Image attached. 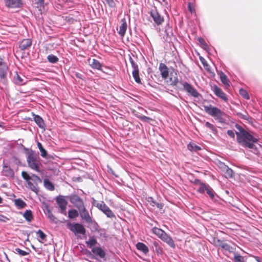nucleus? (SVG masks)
Instances as JSON below:
<instances>
[{"instance_id":"49530a36","label":"nucleus","mask_w":262,"mask_h":262,"mask_svg":"<svg viewBox=\"0 0 262 262\" xmlns=\"http://www.w3.org/2000/svg\"><path fill=\"white\" fill-rule=\"evenodd\" d=\"M213 242L215 246L220 247L221 248H222V245H224L225 243L221 239L216 238H214Z\"/></svg>"},{"instance_id":"473e14b6","label":"nucleus","mask_w":262,"mask_h":262,"mask_svg":"<svg viewBox=\"0 0 262 262\" xmlns=\"http://www.w3.org/2000/svg\"><path fill=\"white\" fill-rule=\"evenodd\" d=\"M15 204L18 208L21 209L26 206V203L20 199H17L15 200Z\"/></svg>"},{"instance_id":"052dcab7","label":"nucleus","mask_w":262,"mask_h":262,"mask_svg":"<svg viewBox=\"0 0 262 262\" xmlns=\"http://www.w3.org/2000/svg\"><path fill=\"white\" fill-rule=\"evenodd\" d=\"M156 206H157V207L160 208V209H161L163 207V206L161 204H159L158 203H156Z\"/></svg>"},{"instance_id":"a211bd4d","label":"nucleus","mask_w":262,"mask_h":262,"mask_svg":"<svg viewBox=\"0 0 262 262\" xmlns=\"http://www.w3.org/2000/svg\"><path fill=\"white\" fill-rule=\"evenodd\" d=\"M161 72V76L164 79L167 78L169 75V72L167 67L165 63H160L159 68Z\"/></svg>"},{"instance_id":"09e8293b","label":"nucleus","mask_w":262,"mask_h":262,"mask_svg":"<svg viewBox=\"0 0 262 262\" xmlns=\"http://www.w3.org/2000/svg\"><path fill=\"white\" fill-rule=\"evenodd\" d=\"M138 118L142 121L144 122H149L150 121L152 120V119L151 118H149L148 117L145 116H140L138 117Z\"/></svg>"},{"instance_id":"f8f14e48","label":"nucleus","mask_w":262,"mask_h":262,"mask_svg":"<svg viewBox=\"0 0 262 262\" xmlns=\"http://www.w3.org/2000/svg\"><path fill=\"white\" fill-rule=\"evenodd\" d=\"M150 14L155 23L158 25L162 24L164 21L163 17L160 15L156 9L151 10Z\"/></svg>"},{"instance_id":"8fccbe9b","label":"nucleus","mask_w":262,"mask_h":262,"mask_svg":"<svg viewBox=\"0 0 262 262\" xmlns=\"http://www.w3.org/2000/svg\"><path fill=\"white\" fill-rule=\"evenodd\" d=\"M107 4L111 8L116 7L115 0H105Z\"/></svg>"},{"instance_id":"6e6552de","label":"nucleus","mask_w":262,"mask_h":262,"mask_svg":"<svg viewBox=\"0 0 262 262\" xmlns=\"http://www.w3.org/2000/svg\"><path fill=\"white\" fill-rule=\"evenodd\" d=\"M197 191L200 193H204L206 192L211 199H213L214 197V191L207 184L204 183L198 188Z\"/></svg>"},{"instance_id":"e433bc0d","label":"nucleus","mask_w":262,"mask_h":262,"mask_svg":"<svg viewBox=\"0 0 262 262\" xmlns=\"http://www.w3.org/2000/svg\"><path fill=\"white\" fill-rule=\"evenodd\" d=\"M233 171L228 166H225V176L227 178H231L233 177Z\"/></svg>"},{"instance_id":"37998d69","label":"nucleus","mask_w":262,"mask_h":262,"mask_svg":"<svg viewBox=\"0 0 262 262\" xmlns=\"http://www.w3.org/2000/svg\"><path fill=\"white\" fill-rule=\"evenodd\" d=\"M205 125L206 127L211 129L213 133L216 134L217 133V130L216 128H215V127L213 124L209 123V122H206L205 124Z\"/></svg>"},{"instance_id":"cd10ccee","label":"nucleus","mask_w":262,"mask_h":262,"mask_svg":"<svg viewBox=\"0 0 262 262\" xmlns=\"http://www.w3.org/2000/svg\"><path fill=\"white\" fill-rule=\"evenodd\" d=\"M47 214L48 215V218L50 220L51 222L57 224L58 223L57 219L54 216L52 213L51 210L48 208L47 209Z\"/></svg>"},{"instance_id":"e2e57ef3","label":"nucleus","mask_w":262,"mask_h":262,"mask_svg":"<svg viewBox=\"0 0 262 262\" xmlns=\"http://www.w3.org/2000/svg\"><path fill=\"white\" fill-rule=\"evenodd\" d=\"M152 203H153V206H155L156 205V203H157L156 202H154V201H152Z\"/></svg>"},{"instance_id":"c9c22d12","label":"nucleus","mask_w":262,"mask_h":262,"mask_svg":"<svg viewBox=\"0 0 262 262\" xmlns=\"http://www.w3.org/2000/svg\"><path fill=\"white\" fill-rule=\"evenodd\" d=\"M24 217L27 221L31 222L33 219L32 211L30 210H27L24 214Z\"/></svg>"},{"instance_id":"423d86ee","label":"nucleus","mask_w":262,"mask_h":262,"mask_svg":"<svg viewBox=\"0 0 262 262\" xmlns=\"http://www.w3.org/2000/svg\"><path fill=\"white\" fill-rule=\"evenodd\" d=\"M94 205L102 211L107 217H115V215L110 208L103 201L97 202L95 201Z\"/></svg>"},{"instance_id":"9b49d317","label":"nucleus","mask_w":262,"mask_h":262,"mask_svg":"<svg viewBox=\"0 0 262 262\" xmlns=\"http://www.w3.org/2000/svg\"><path fill=\"white\" fill-rule=\"evenodd\" d=\"M78 211L81 218L84 220L86 223L89 224L92 223V218L90 216L88 210L86 209L85 206L79 209Z\"/></svg>"},{"instance_id":"6ab92c4d","label":"nucleus","mask_w":262,"mask_h":262,"mask_svg":"<svg viewBox=\"0 0 262 262\" xmlns=\"http://www.w3.org/2000/svg\"><path fill=\"white\" fill-rule=\"evenodd\" d=\"M127 28V24L125 18H122L121 20V25L119 26V30L118 31L119 34L121 36L123 37L126 33V31Z\"/></svg>"},{"instance_id":"c756f323","label":"nucleus","mask_w":262,"mask_h":262,"mask_svg":"<svg viewBox=\"0 0 262 262\" xmlns=\"http://www.w3.org/2000/svg\"><path fill=\"white\" fill-rule=\"evenodd\" d=\"M222 249L230 253L233 252L235 250V247L234 246H231L226 243H224V245H222Z\"/></svg>"},{"instance_id":"864d4df0","label":"nucleus","mask_w":262,"mask_h":262,"mask_svg":"<svg viewBox=\"0 0 262 262\" xmlns=\"http://www.w3.org/2000/svg\"><path fill=\"white\" fill-rule=\"evenodd\" d=\"M198 40L205 49H206L208 48L207 45L203 38H199Z\"/></svg>"},{"instance_id":"aec40b11","label":"nucleus","mask_w":262,"mask_h":262,"mask_svg":"<svg viewBox=\"0 0 262 262\" xmlns=\"http://www.w3.org/2000/svg\"><path fill=\"white\" fill-rule=\"evenodd\" d=\"M92 252L101 258H104L106 255L105 251L100 247H93Z\"/></svg>"},{"instance_id":"680f3d73","label":"nucleus","mask_w":262,"mask_h":262,"mask_svg":"<svg viewBox=\"0 0 262 262\" xmlns=\"http://www.w3.org/2000/svg\"><path fill=\"white\" fill-rule=\"evenodd\" d=\"M255 259L257 262H261L258 257H255Z\"/></svg>"},{"instance_id":"bb28decb","label":"nucleus","mask_w":262,"mask_h":262,"mask_svg":"<svg viewBox=\"0 0 262 262\" xmlns=\"http://www.w3.org/2000/svg\"><path fill=\"white\" fill-rule=\"evenodd\" d=\"M13 80L15 83L18 85H23L25 83L23 78L17 73H16V75L14 76Z\"/></svg>"},{"instance_id":"a878e982","label":"nucleus","mask_w":262,"mask_h":262,"mask_svg":"<svg viewBox=\"0 0 262 262\" xmlns=\"http://www.w3.org/2000/svg\"><path fill=\"white\" fill-rule=\"evenodd\" d=\"M152 248L156 251V253L158 254H162L163 253V249L159 245V244L158 242L154 241L152 243Z\"/></svg>"},{"instance_id":"c03bdc74","label":"nucleus","mask_w":262,"mask_h":262,"mask_svg":"<svg viewBox=\"0 0 262 262\" xmlns=\"http://www.w3.org/2000/svg\"><path fill=\"white\" fill-rule=\"evenodd\" d=\"M15 251L20 256H24L28 255L30 250L29 249L28 251H26L17 248L15 249Z\"/></svg>"},{"instance_id":"39448f33","label":"nucleus","mask_w":262,"mask_h":262,"mask_svg":"<svg viewBox=\"0 0 262 262\" xmlns=\"http://www.w3.org/2000/svg\"><path fill=\"white\" fill-rule=\"evenodd\" d=\"M28 166L37 172H40V165L41 163L39 157L35 156L33 154H30L27 157Z\"/></svg>"},{"instance_id":"7ed1b4c3","label":"nucleus","mask_w":262,"mask_h":262,"mask_svg":"<svg viewBox=\"0 0 262 262\" xmlns=\"http://www.w3.org/2000/svg\"><path fill=\"white\" fill-rule=\"evenodd\" d=\"M205 112L212 116L215 120L220 123H225L227 116V114L219 108L211 105L204 106Z\"/></svg>"},{"instance_id":"4d7b16f0","label":"nucleus","mask_w":262,"mask_h":262,"mask_svg":"<svg viewBox=\"0 0 262 262\" xmlns=\"http://www.w3.org/2000/svg\"><path fill=\"white\" fill-rule=\"evenodd\" d=\"M227 134L230 137L234 138V133L232 130H228L227 131Z\"/></svg>"},{"instance_id":"5fc2aeb1","label":"nucleus","mask_w":262,"mask_h":262,"mask_svg":"<svg viewBox=\"0 0 262 262\" xmlns=\"http://www.w3.org/2000/svg\"><path fill=\"white\" fill-rule=\"evenodd\" d=\"M188 9L191 13L195 12L194 7L191 3H189L188 4Z\"/></svg>"},{"instance_id":"c85d7f7f","label":"nucleus","mask_w":262,"mask_h":262,"mask_svg":"<svg viewBox=\"0 0 262 262\" xmlns=\"http://www.w3.org/2000/svg\"><path fill=\"white\" fill-rule=\"evenodd\" d=\"M43 184L46 189L50 191H53L54 190L55 187L54 185L49 180L45 179L43 181Z\"/></svg>"},{"instance_id":"f704fd0d","label":"nucleus","mask_w":262,"mask_h":262,"mask_svg":"<svg viewBox=\"0 0 262 262\" xmlns=\"http://www.w3.org/2000/svg\"><path fill=\"white\" fill-rule=\"evenodd\" d=\"M78 211L74 209H71L68 212V216L70 219H74L78 216Z\"/></svg>"},{"instance_id":"69168bd1","label":"nucleus","mask_w":262,"mask_h":262,"mask_svg":"<svg viewBox=\"0 0 262 262\" xmlns=\"http://www.w3.org/2000/svg\"><path fill=\"white\" fill-rule=\"evenodd\" d=\"M166 0H162L163 2H165Z\"/></svg>"},{"instance_id":"9d476101","label":"nucleus","mask_w":262,"mask_h":262,"mask_svg":"<svg viewBox=\"0 0 262 262\" xmlns=\"http://www.w3.org/2000/svg\"><path fill=\"white\" fill-rule=\"evenodd\" d=\"M56 202L61 210V213L66 214L68 204L67 201L62 196H58L56 198Z\"/></svg>"},{"instance_id":"4be33fe9","label":"nucleus","mask_w":262,"mask_h":262,"mask_svg":"<svg viewBox=\"0 0 262 262\" xmlns=\"http://www.w3.org/2000/svg\"><path fill=\"white\" fill-rule=\"evenodd\" d=\"M8 69L7 65L0 67V81H4L6 79Z\"/></svg>"},{"instance_id":"20e7f679","label":"nucleus","mask_w":262,"mask_h":262,"mask_svg":"<svg viewBox=\"0 0 262 262\" xmlns=\"http://www.w3.org/2000/svg\"><path fill=\"white\" fill-rule=\"evenodd\" d=\"M152 232L156 235L163 242L166 243L169 246L172 248L175 247V244L172 238L167 235L163 230L154 227L151 229Z\"/></svg>"},{"instance_id":"a18cd8bd","label":"nucleus","mask_w":262,"mask_h":262,"mask_svg":"<svg viewBox=\"0 0 262 262\" xmlns=\"http://www.w3.org/2000/svg\"><path fill=\"white\" fill-rule=\"evenodd\" d=\"M239 94L245 99L248 100L249 99V96L248 92L244 89H241L239 90Z\"/></svg>"},{"instance_id":"58836bf2","label":"nucleus","mask_w":262,"mask_h":262,"mask_svg":"<svg viewBox=\"0 0 262 262\" xmlns=\"http://www.w3.org/2000/svg\"><path fill=\"white\" fill-rule=\"evenodd\" d=\"M36 234L40 239V240H39V242L43 243V242L46 241L47 235L41 230H38L36 232Z\"/></svg>"},{"instance_id":"2eb2a0df","label":"nucleus","mask_w":262,"mask_h":262,"mask_svg":"<svg viewBox=\"0 0 262 262\" xmlns=\"http://www.w3.org/2000/svg\"><path fill=\"white\" fill-rule=\"evenodd\" d=\"M89 66L93 69L98 70H102V64L96 59H91L89 58L88 60Z\"/></svg>"},{"instance_id":"5701e85b","label":"nucleus","mask_w":262,"mask_h":262,"mask_svg":"<svg viewBox=\"0 0 262 262\" xmlns=\"http://www.w3.org/2000/svg\"><path fill=\"white\" fill-rule=\"evenodd\" d=\"M33 119L35 123L38 125V126L40 128L45 129L46 125L42 118L39 115H33Z\"/></svg>"},{"instance_id":"f3484780","label":"nucleus","mask_w":262,"mask_h":262,"mask_svg":"<svg viewBox=\"0 0 262 262\" xmlns=\"http://www.w3.org/2000/svg\"><path fill=\"white\" fill-rule=\"evenodd\" d=\"M31 45L32 40L31 39H24L19 42V48L22 51H25L30 48Z\"/></svg>"},{"instance_id":"412c9836","label":"nucleus","mask_w":262,"mask_h":262,"mask_svg":"<svg viewBox=\"0 0 262 262\" xmlns=\"http://www.w3.org/2000/svg\"><path fill=\"white\" fill-rule=\"evenodd\" d=\"M3 174L7 177H13L14 176V171L10 166L4 165L2 170Z\"/></svg>"},{"instance_id":"de8ad7c7","label":"nucleus","mask_w":262,"mask_h":262,"mask_svg":"<svg viewBox=\"0 0 262 262\" xmlns=\"http://www.w3.org/2000/svg\"><path fill=\"white\" fill-rule=\"evenodd\" d=\"M170 81L171 82V83H170L171 85H172L173 86L177 85L178 83V78L177 76H174L173 78L170 77Z\"/></svg>"},{"instance_id":"0e129e2a","label":"nucleus","mask_w":262,"mask_h":262,"mask_svg":"<svg viewBox=\"0 0 262 262\" xmlns=\"http://www.w3.org/2000/svg\"><path fill=\"white\" fill-rule=\"evenodd\" d=\"M2 198L0 196V203L2 202Z\"/></svg>"},{"instance_id":"b1692460","label":"nucleus","mask_w":262,"mask_h":262,"mask_svg":"<svg viewBox=\"0 0 262 262\" xmlns=\"http://www.w3.org/2000/svg\"><path fill=\"white\" fill-rule=\"evenodd\" d=\"M136 248L145 254L149 252L148 248L143 243H138L136 244Z\"/></svg>"},{"instance_id":"4468645a","label":"nucleus","mask_w":262,"mask_h":262,"mask_svg":"<svg viewBox=\"0 0 262 262\" xmlns=\"http://www.w3.org/2000/svg\"><path fill=\"white\" fill-rule=\"evenodd\" d=\"M212 90L214 94L219 98H221L225 102H227L228 101V99L226 96V95L223 92L222 89L217 85H214L213 86Z\"/></svg>"},{"instance_id":"3c124183","label":"nucleus","mask_w":262,"mask_h":262,"mask_svg":"<svg viewBox=\"0 0 262 262\" xmlns=\"http://www.w3.org/2000/svg\"><path fill=\"white\" fill-rule=\"evenodd\" d=\"M64 20L66 22L70 24H73L76 21L75 19L70 16H66L64 17Z\"/></svg>"},{"instance_id":"603ef678","label":"nucleus","mask_w":262,"mask_h":262,"mask_svg":"<svg viewBox=\"0 0 262 262\" xmlns=\"http://www.w3.org/2000/svg\"><path fill=\"white\" fill-rule=\"evenodd\" d=\"M129 61L134 70L139 69L138 64L134 61L132 57H130L129 58Z\"/></svg>"},{"instance_id":"f03ea898","label":"nucleus","mask_w":262,"mask_h":262,"mask_svg":"<svg viewBox=\"0 0 262 262\" xmlns=\"http://www.w3.org/2000/svg\"><path fill=\"white\" fill-rule=\"evenodd\" d=\"M21 177L27 182L28 187L37 194L39 192L38 184L41 183V179L35 174L30 176L25 171L21 172Z\"/></svg>"},{"instance_id":"f257e3e1","label":"nucleus","mask_w":262,"mask_h":262,"mask_svg":"<svg viewBox=\"0 0 262 262\" xmlns=\"http://www.w3.org/2000/svg\"><path fill=\"white\" fill-rule=\"evenodd\" d=\"M237 142L243 146L249 148H253L254 143L257 142V139L252 135L244 129H242L239 133H236Z\"/></svg>"},{"instance_id":"79ce46f5","label":"nucleus","mask_w":262,"mask_h":262,"mask_svg":"<svg viewBox=\"0 0 262 262\" xmlns=\"http://www.w3.org/2000/svg\"><path fill=\"white\" fill-rule=\"evenodd\" d=\"M47 58L48 61L52 63H56L58 61V57L52 54L48 55Z\"/></svg>"},{"instance_id":"a19ab883","label":"nucleus","mask_w":262,"mask_h":262,"mask_svg":"<svg viewBox=\"0 0 262 262\" xmlns=\"http://www.w3.org/2000/svg\"><path fill=\"white\" fill-rule=\"evenodd\" d=\"M234 262H245V259L243 256L236 253L234 254Z\"/></svg>"},{"instance_id":"ddd939ff","label":"nucleus","mask_w":262,"mask_h":262,"mask_svg":"<svg viewBox=\"0 0 262 262\" xmlns=\"http://www.w3.org/2000/svg\"><path fill=\"white\" fill-rule=\"evenodd\" d=\"M183 87L185 90L190 94L192 96L197 98L199 96V93L198 91L189 83L185 82L183 83Z\"/></svg>"},{"instance_id":"ea45409f","label":"nucleus","mask_w":262,"mask_h":262,"mask_svg":"<svg viewBox=\"0 0 262 262\" xmlns=\"http://www.w3.org/2000/svg\"><path fill=\"white\" fill-rule=\"evenodd\" d=\"M37 145L41 152V156L43 158L46 157L47 155V152L46 149L43 148L42 144L40 142H38Z\"/></svg>"},{"instance_id":"6e6d98bb","label":"nucleus","mask_w":262,"mask_h":262,"mask_svg":"<svg viewBox=\"0 0 262 262\" xmlns=\"http://www.w3.org/2000/svg\"><path fill=\"white\" fill-rule=\"evenodd\" d=\"M203 183V182H201V181L199 179H195L193 182V184L196 186H198L199 187Z\"/></svg>"},{"instance_id":"0eeeda50","label":"nucleus","mask_w":262,"mask_h":262,"mask_svg":"<svg viewBox=\"0 0 262 262\" xmlns=\"http://www.w3.org/2000/svg\"><path fill=\"white\" fill-rule=\"evenodd\" d=\"M71 204H72L78 210L85 206L84 203L82 198L75 194H72L68 196Z\"/></svg>"},{"instance_id":"4c0bfd02","label":"nucleus","mask_w":262,"mask_h":262,"mask_svg":"<svg viewBox=\"0 0 262 262\" xmlns=\"http://www.w3.org/2000/svg\"><path fill=\"white\" fill-rule=\"evenodd\" d=\"M200 61H201L202 63L203 64L205 69L209 72H211V68L210 66L208 64L207 61L202 57H200Z\"/></svg>"},{"instance_id":"2f4dec72","label":"nucleus","mask_w":262,"mask_h":262,"mask_svg":"<svg viewBox=\"0 0 262 262\" xmlns=\"http://www.w3.org/2000/svg\"><path fill=\"white\" fill-rule=\"evenodd\" d=\"M85 243L89 248L92 249L97 244V241L94 237H92L88 241H86Z\"/></svg>"},{"instance_id":"1a4fd4ad","label":"nucleus","mask_w":262,"mask_h":262,"mask_svg":"<svg viewBox=\"0 0 262 262\" xmlns=\"http://www.w3.org/2000/svg\"><path fill=\"white\" fill-rule=\"evenodd\" d=\"M69 229L74 232L75 234H85L86 232L84 226L79 223L70 224L69 225Z\"/></svg>"},{"instance_id":"72a5a7b5","label":"nucleus","mask_w":262,"mask_h":262,"mask_svg":"<svg viewBox=\"0 0 262 262\" xmlns=\"http://www.w3.org/2000/svg\"><path fill=\"white\" fill-rule=\"evenodd\" d=\"M188 149L191 151H197L201 149V148L193 143H190L187 146Z\"/></svg>"},{"instance_id":"393cba45","label":"nucleus","mask_w":262,"mask_h":262,"mask_svg":"<svg viewBox=\"0 0 262 262\" xmlns=\"http://www.w3.org/2000/svg\"><path fill=\"white\" fill-rule=\"evenodd\" d=\"M220 77L222 82L226 88L230 86V81L227 76L224 73L221 72L220 74Z\"/></svg>"},{"instance_id":"bf43d9fd","label":"nucleus","mask_w":262,"mask_h":262,"mask_svg":"<svg viewBox=\"0 0 262 262\" xmlns=\"http://www.w3.org/2000/svg\"><path fill=\"white\" fill-rule=\"evenodd\" d=\"M237 115L241 118L245 120H247L248 119V116L243 115L241 113H238Z\"/></svg>"},{"instance_id":"13d9d810","label":"nucleus","mask_w":262,"mask_h":262,"mask_svg":"<svg viewBox=\"0 0 262 262\" xmlns=\"http://www.w3.org/2000/svg\"><path fill=\"white\" fill-rule=\"evenodd\" d=\"M7 63L4 61V59L0 56V67L6 66Z\"/></svg>"},{"instance_id":"dca6fc26","label":"nucleus","mask_w":262,"mask_h":262,"mask_svg":"<svg viewBox=\"0 0 262 262\" xmlns=\"http://www.w3.org/2000/svg\"><path fill=\"white\" fill-rule=\"evenodd\" d=\"M5 5L10 8H18L21 5L20 0H3Z\"/></svg>"},{"instance_id":"7c9ffc66","label":"nucleus","mask_w":262,"mask_h":262,"mask_svg":"<svg viewBox=\"0 0 262 262\" xmlns=\"http://www.w3.org/2000/svg\"><path fill=\"white\" fill-rule=\"evenodd\" d=\"M133 76L135 80V81L139 84L141 83V79L139 76V69L137 70H134L132 72Z\"/></svg>"}]
</instances>
